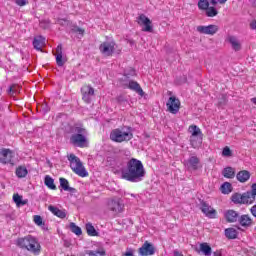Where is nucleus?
Returning <instances> with one entry per match:
<instances>
[{
  "mask_svg": "<svg viewBox=\"0 0 256 256\" xmlns=\"http://www.w3.org/2000/svg\"><path fill=\"white\" fill-rule=\"evenodd\" d=\"M127 89H130V91H134V93H137L140 95V97H145V92L143 91V88H141V85L138 84L137 81L129 80L123 84Z\"/></svg>",
  "mask_w": 256,
  "mask_h": 256,
  "instance_id": "9b49d317",
  "label": "nucleus"
},
{
  "mask_svg": "<svg viewBox=\"0 0 256 256\" xmlns=\"http://www.w3.org/2000/svg\"><path fill=\"white\" fill-rule=\"evenodd\" d=\"M238 223L241 225V227H245L247 229L248 227H251L253 225V219H251V216L249 214H243L238 217Z\"/></svg>",
  "mask_w": 256,
  "mask_h": 256,
  "instance_id": "dca6fc26",
  "label": "nucleus"
},
{
  "mask_svg": "<svg viewBox=\"0 0 256 256\" xmlns=\"http://www.w3.org/2000/svg\"><path fill=\"white\" fill-rule=\"evenodd\" d=\"M110 139L111 141H114L115 143H123L127 141H131L133 139V133L123 131L120 128H116L111 131L110 133Z\"/></svg>",
  "mask_w": 256,
  "mask_h": 256,
  "instance_id": "39448f33",
  "label": "nucleus"
},
{
  "mask_svg": "<svg viewBox=\"0 0 256 256\" xmlns=\"http://www.w3.org/2000/svg\"><path fill=\"white\" fill-rule=\"evenodd\" d=\"M220 189L224 195H229L233 191V186L229 182H224Z\"/></svg>",
  "mask_w": 256,
  "mask_h": 256,
  "instance_id": "72a5a7b5",
  "label": "nucleus"
},
{
  "mask_svg": "<svg viewBox=\"0 0 256 256\" xmlns=\"http://www.w3.org/2000/svg\"><path fill=\"white\" fill-rule=\"evenodd\" d=\"M189 132L191 133L190 137L203 136V132H201V129L197 125L190 126L189 127Z\"/></svg>",
  "mask_w": 256,
  "mask_h": 256,
  "instance_id": "7c9ffc66",
  "label": "nucleus"
},
{
  "mask_svg": "<svg viewBox=\"0 0 256 256\" xmlns=\"http://www.w3.org/2000/svg\"><path fill=\"white\" fill-rule=\"evenodd\" d=\"M17 247L20 249H26L30 251V253H34V255H39L41 253V244L37 241V239L31 235L25 236L24 238H18L16 240Z\"/></svg>",
  "mask_w": 256,
  "mask_h": 256,
  "instance_id": "f03ea898",
  "label": "nucleus"
},
{
  "mask_svg": "<svg viewBox=\"0 0 256 256\" xmlns=\"http://www.w3.org/2000/svg\"><path fill=\"white\" fill-rule=\"evenodd\" d=\"M44 184L46 185V187H48V189H52V191H55L57 189V186L55 185V180L49 175L45 176Z\"/></svg>",
  "mask_w": 256,
  "mask_h": 256,
  "instance_id": "cd10ccee",
  "label": "nucleus"
},
{
  "mask_svg": "<svg viewBox=\"0 0 256 256\" xmlns=\"http://www.w3.org/2000/svg\"><path fill=\"white\" fill-rule=\"evenodd\" d=\"M13 201L16 203L17 207H22L23 205H27L28 201L23 200V196L19 194H14L13 195Z\"/></svg>",
  "mask_w": 256,
  "mask_h": 256,
  "instance_id": "2f4dec72",
  "label": "nucleus"
},
{
  "mask_svg": "<svg viewBox=\"0 0 256 256\" xmlns=\"http://www.w3.org/2000/svg\"><path fill=\"white\" fill-rule=\"evenodd\" d=\"M72 33H78V35H85V30L83 28H79V26L73 25L71 27Z\"/></svg>",
  "mask_w": 256,
  "mask_h": 256,
  "instance_id": "37998d69",
  "label": "nucleus"
},
{
  "mask_svg": "<svg viewBox=\"0 0 256 256\" xmlns=\"http://www.w3.org/2000/svg\"><path fill=\"white\" fill-rule=\"evenodd\" d=\"M250 27H251V29H256V20H253V21L250 23Z\"/></svg>",
  "mask_w": 256,
  "mask_h": 256,
  "instance_id": "864d4df0",
  "label": "nucleus"
},
{
  "mask_svg": "<svg viewBox=\"0 0 256 256\" xmlns=\"http://www.w3.org/2000/svg\"><path fill=\"white\" fill-rule=\"evenodd\" d=\"M0 163H11V151L8 149L0 150Z\"/></svg>",
  "mask_w": 256,
  "mask_h": 256,
  "instance_id": "5701e85b",
  "label": "nucleus"
},
{
  "mask_svg": "<svg viewBox=\"0 0 256 256\" xmlns=\"http://www.w3.org/2000/svg\"><path fill=\"white\" fill-rule=\"evenodd\" d=\"M74 133L75 134L70 137V143L76 145V147H85V144L87 143V137H85V135H87V130L81 126H76L74 128Z\"/></svg>",
  "mask_w": 256,
  "mask_h": 256,
  "instance_id": "20e7f679",
  "label": "nucleus"
},
{
  "mask_svg": "<svg viewBox=\"0 0 256 256\" xmlns=\"http://www.w3.org/2000/svg\"><path fill=\"white\" fill-rule=\"evenodd\" d=\"M225 235L227 239H237L239 232L235 228H226Z\"/></svg>",
  "mask_w": 256,
  "mask_h": 256,
  "instance_id": "c756f323",
  "label": "nucleus"
},
{
  "mask_svg": "<svg viewBox=\"0 0 256 256\" xmlns=\"http://www.w3.org/2000/svg\"><path fill=\"white\" fill-rule=\"evenodd\" d=\"M34 223L39 227H41V225H45V223H43V218L40 215L34 216Z\"/></svg>",
  "mask_w": 256,
  "mask_h": 256,
  "instance_id": "de8ad7c7",
  "label": "nucleus"
},
{
  "mask_svg": "<svg viewBox=\"0 0 256 256\" xmlns=\"http://www.w3.org/2000/svg\"><path fill=\"white\" fill-rule=\"evenodd\" d=\"M16 4H18L19 7H25V5H27V0H16Z\"/></svg>",
  "mask_w": 256,
  "mask_h": 256,
  "instance_id": "3c124183",
  "label": "nucleus"
},
{
  "mask_svg": "<svg viewBox=\"0 0 256 256\" xmlns=\"http://www.w3.org/2000/svg\"><path fill=\"white\" fill-rule=\"evenodd\" d=\"M219 15V11L213 6L208 7L206 10V17H217Z\"/></svg>",
  "mask_w": 256,
  "mask_h": 256,
  "instance_id": "58836bf2",
  "label": "nucleus"
},
{
  "mask_svg": "<svg viewBox=\"0 0 256 256\" xmlns=\"http://www.w3.org/2000/svg\"><path fill=\"white\" fill-rule=\"evenodd\" d=\"M200 251H202L205 256H211L212 253L211 246L207 243L200 244Z\"/></svg>",
  "mask_w": 256,
  "mask_h": 256,
  "instance_id": "e433bc0d",
  "label": "nucleus"
},
{
  "mask_svg": "<svg viewBox=\"0 0 256 256\" xmlns=\"http://www.w3.org/2000/svg\"><path fill=\"white\" fill-rule=\"evenodd\" d=\"M222 155H223V157H231V155H233V152L231 151V148L226 146V147H224V149L222 151Z\"/></svg>",
  "mask_w": 256,
  "mask_h": 256,
  "instance_id": "49530a36",
  "label": "nucleus"
},
{
  "mask_svg": "<svg viewBox=\"0 0 256 256\" xmlns=\"http://www.w3.org/2000/svg\"><path fill=\"white\" fill-rule=\"evenodd\" d=\"M68 161L70 162V167L72 171L78 175V177H89V172L83 166L81 159H79L75 154H70L68 156Z\"/></svg>",
  "mask_w": 256,
  "mask_h": 256,
  "instance_id": "7ed1b4c3",
  "label": "nucleus"
},
{
  "mask_svg": "<svg viewBox=\"0 0 256 256\" xmlns=\"http://www.w3.org/2000/svg\"><path fill=\"white\" fill-rule=\"evenodd\" d=\"M86 233L89 237H99V232L95 229V226L91 222L85 225Z\"/></svg>",
  "mask_w": 256,
  "mask_h": 256,
  "instance_id": "a878e982",
  "label": "nucleus"
},
{
  "mask_svg": "<svg viewBox=\"0 0 256 256\" xmlns=\"http://www.w3.org/2000/svg\"><path fill=\"white\" fill-rule=\"evenodd\" d=\"M202 143L203 136H190V145L193 147V149L201 147Z\"/></svg>",
  "mask_w": 256,
  "mask_h": 256,
  "instance_id": "393cba45",
  "label": "nucleus"
},
{
  "mask_svg": "<svg viewBox=\"0 0 256 256\" xmlns=\"http://www.w3.org/2000/svg\"><path fill=\"white\" fill-rule=\"evenodd\" d=\"M138 253L140 256H151L155 255V246L148 241L144 242L142 247L139 248Z\"/></svg>",
  "mask_w": 256,
  "mask_h": 256,
  "instance_id": "4468645a",
  "label": "nucleus"
},
{
  "mask_svg": "<svg viewBox=\"0 0 256 256\" xmlns=\"http://www.w3.org/2000/svg\"><path fill=\"white\" fill-rule=\"evenodd\" d=\"M222 175L226 179H235V168H233L231 166L224 168Z\"/></svg>",
  "mask_w": 256,
  "mask_h": 256,
  "instance_id": "bb28decb",
  "label": "nucleus"
},
{
  "mask_svg": "<svg viewBox=\"0 0 256 256\" xmlns=\"http://www.w3.org/2000/svg\"><path fill=\"white\" fill-rule=\"evenodd\" d=\"M48 209L53 215L59 217V219H65V217H67V212L65 210H61L53 205L48 206Z\"/></svg>",
  "mask_w": 256,
  "mask_h": 256,
  "instance_id": "412c9836",
  "label": "nucleus"
},
{
  "mask_svg": "<svg viewBox=\"0 0 256 256\" xmlns=\"http://www.w3.org/2000/svg\"><path fill=\"white\" fill-rule=\"evenodd\" d=\"M166 107L169 113L177 115L181 109V101L177 97L171 96L166 103Z\"/></svg>",
  "mask_w": 256,
  "mask_h": 256,
  "instance_id": "423d86ee",
  "label": "nucleus"
},
{
  "mask_svg": "<svg viewBox=\"0 0 256 256\" xmlns=\"http://www.w3.org/2000/svg\"><path fill=\"white\" fill-rule=\"evenodd\" d=\"M185 165L188 169H191L192 171H197V169L201 167V159H199V157L197 156H191L185 162Z\"/></svg>",
  "mask_w": 256,
  "mask_h": 256,
  "instance_id": "2eb2a0df",
  "label": "nucleus"
},
{
  "mask_svg": "<svg viewBox=\"0 0 256 256\" xmlns=\"http://www.w3.org/2000/svg\"><path fill=\"white\" fill-rule=\"evenodd\" d=\"M218 105H219L220 107H223V105H227V95L222 94V95L220 96Z\"/></svg>",
  "mask_w": 256,
  "mask_h": 256,
  "instance_id": "a18cd8bd",
  "label": "nucleus"
},
{
  "mask_svg": "<svg viewBox=\"0 0 256 256\" xmlns=\"http://www.w3.org/2000/svg\"><path fill=\"white\" fill-rule=\"evenodd\" d=\"M224 217L227 223H237L239 221V214L235 210L226 211Z\"/></svg>",
  "mask_w": 256,
  "mask_h": 256,
  "instance_id": "f3484780",
  "label": "nucleus"
},
{
  "mask_svg": "<svg viewBox=\"0 0 256 256\" xmlns=\"http://www.w3.org/2000/svg\"><path fill=\"white\" fill-rule=\"evenodd\" d=\"M45 46V37L43 36H37L33 40V47L36 49V51H41L43 47Z\"/></svg>",
  "mask_w": 256,
  "mask_h": 256,
  "instance_id": "4be33fe9",
  "label": "nucleus"
},
{
  "mask_svg": "<svg viewBox=\"0 0 256 256\" xmlns=\"http://www.w3.org/2000/svg\"><path fill=\"white\" fill-rule=\"evenodd\" d=\"M174 256H183L179 251H174Z\"/></svg>",
  "mask_w": 256,
  "mask_h": 256,
  "instance_id": "6e6d98bb",
  "label": "nucleus"
},
{
  "mask_svg": "<svg viewBox=\"0 0 256 256\" xmlns=\"http://www.w3.org/2000/svg\"><path fill=\"white\" fill-rule=\"evenodd\" d=\"M246 194L248 195V199H250V203H255L256 197V183L252 184L251 190L247 191Z\"/></svg>",
  "mask_w": 256,
  "mask_h": 256,
  "instance_id": "f704fd0d",
  "label": "nucleus"
},
{
  "mask_svg": "<svg viewBox=\"0 0 256 256\" xmlns=\"http://www.w3.org/2000/svg\"><path fill=\"white\" fill-rule=\"evenodd\" d=\"M56 63L58 67H63L65 65V60H63V45H58L56 48Z\"/></svg>",
  "mask_w": 256,
  "mask_h": 256,
  "instance_id": "aec40b11",
  "label": "nucleus"
},
{
  "mask_svg": "<svg viewBox=\"0 0 256 256\" xmlns=\"http://www.w3.org/2000/svg\"><path fill=\"white\" fill-rule=\"evenodd\" d=\"M208 7H209V0H199L198 1V8L201 11H206Z\"/></svg>",
  "mask_w": 256,
  "mask_h": 256,
  "instance_id": "79ce46f5",
  "label": "nucleus"
},
{
  "mask_svg": "<svg viewBox=\"0 0 256 256\" xmlns=\"http://www.w3.org/2000/svg\"><path fill=\"white\" fill-rule=\"evenodd\" d=\"M27 168L25 166H19L17 169H16V176L19 178V179H23V177H27Z\"/></svg>",
  "mask_w": 256,
  "mask_h": 256,
  "instance_id": "c9c22d12",
  "label": "nucleus"
},
{
  "mask_svg": "<svg viewBox=\"0 0 256 256\" xmlns=\"http://www.w3.org/2000/svg\"><path fill=\"white\" fill-rule=\"evenodd\" d=\"M200 210L209 219H216L217 218V210L213 209V207H211V205H209L204 200L200 201Z\"/></svg>",
  "mask_w": 256,
  "mask_h": 256,
  "instance_id": "1a4fd4ad",
  "label": "nucleus"
},
{
  "mask_svg": "<svg viewBox=\"0 0 256 256\" xmlns=\"http://www.w3.org/2000/svg\"><path fill=\"white\" fill-rule=\"evenodd\" d=\"M135 75H137V72H135V69L133 68L124 70V81L125 79H129V77H135Z\"/></svg>",
  "mask_w": 256,
  "mask_h": 256,
  "instance_id": "a19ab883",
  "label": "nucleus"
},
{
  "mask_svg": "<svg viewBox=\"0 0 256 256\" xmlns=\"http://www.w3.org/2000/svg\"><path fill=\"white\" fill-rule=\"evenodd\" d=\"M231 199H232V202L235 203V205H251L252 204L247 192H244L243 194L235 193L232 195Z\"/></svg>",
  "mask_w": 256,
  "mask_h": 256,
  "instance_id": "9d476101",
  "label": "nucleus"
},
{
  "mask_svg": "<svg viewBox=\"0 0 256 256\" xmlns=\"http://www.w3.org/2000/svg\"><path fill=\"white\" fill-rule=\"evenodd\" d=\"M60 187L63 191H68L69 193H77V189L69 186V180L65 178H60Z\"/></svg>",
  "mask_w": 256,
  "mask_h": 256,
  "instance_id": "b1692460",
  "label": "nucleus"
},
{
  "mask_svg": "<svg viewBox=\"0 0 256 256\" xmlns=\"http://www.w3.org/2000/svg\"><path fill=\"white\" fill-rule=\"evenodd\" d=\"M43 111L44 113H47V111H49V108H47V106H43Z\"/></svg>",
  "mask_w": 256,
  "mask_h": 256,
  "instance_id": "4d7b16f0",
  "label": "nucleus"
},
{
  "mask_svg": "<svg viewBox=\"0 0 256 256\" xmlns=\"http://www.w3.org/2000/svg\"><path fill=\"white\" fill-rule=\"evenodd\" d=\"M137 23L138 25H143L142 31L145 33H153V22H151V19L149 17H146L145 14H140L139 17H137Z\"/></svg>",
  "mask_w": 256,
  "mask_h": 256,
  "instance_id": "6e6552de",
  "label": "nucleus"
},
{
  "mask_svg": "<svg viewBox=\"0 0 256 256\" xmlns=\"http://www.w3.org/2000/svg\"><path fill=\"white\" fill-rule=\"evenodd\" d=\"M147 171L143 162L136 158H131L127 161L125 168L121 170V178L130 183H141L145 179Z\"/></svg>",
  "mask_w": 256,
  "mask_h": 256,
  "instance_id": "f257e3e1",
  "label": "nucleus"
},
{
  "mask_svg": "<svg viewBox=\"0 0 256 256\" xmlns=\"http://www.w3.org/2000/svg\"><path fill=\"white\" fill-rule=\"evenodd\" d=\"M70 231H72V233H74L75 235H78V236L83 234L81 227L77 226V224H75V222L70 223Z\"/></svg>",
  "mask_w": 256,
  "mask_h": 256,
  "instance_id": "4c0bfd02",
  "label": "nucleus"
},
{
  "mask_svg": "<svg viewBox=\"0 0 256 256\" xmlns=\"http://www.w3.org/2000/svg\"><path fill=\"white\" fill-rule=\"evenodd\" d=\"M108 207L110 211H113L114 213H121V211H123V203L119 200H111L108 203Z\"/></svg>",
  "mask_w": 256,
  "mask_h": 256,
  "instance_id": "a211bd4d",
  "label": "nucleus"
},
{
  "mask_svg": "<svg viewBox=\"0 0 256 256\" xmlns=\"http://www.w3.org/2000/svg\"><path fill=\"white\" fill-rule=\"evenodd\" d=\"M20 91H21V87L17 84H13V85L9 86L7 93L11 97H14L15 95H17V93H20Z\"/></svg>",
  "mask_w": 256,
  "mask_h": 256,
  "instance_id": "473e14b6",
  "label": "nucleus"
},
{
  "mask_svg": "<svg viewBox=\"0 0 256 256\" xmlns=\"http://www.w3.org/2000/svg\"><path fill=\"white\" fill-rule=\"evenodd\" d=\"M196 31L202 35H215L219 31V26L210 24L208 26H197Z\"/></svg>",
  "mask_w": 256,
  "mask_h": 256,
  "instance_id": "f8f14e48",
  "label": "nucleus"
},
{
  "mask_svg": "<svg viewBox=\"0 0 256 256\" xmlns=\"http://www.w3.org/2000/svg\"><path fill=\"white\" fill-rule=\"evenodd\" d=\"M236 179L239 183H247L248 179H251V172L247 170H241L236 174Z\"/></svg>",
  "mask_w": 256,
  "mask_h": 256,
  "instance_id": "6ab92c4d",
  "label": "nucleus"
},
{
  "mask_svg": "<svg viewBox=\"0 0 256 256\" xmlns=\"http://www.w3.org/2000/svg\"><path fill=\"white\" fill-rule=\"evenodd\" d=\"M82 99L85 103H91V98L95 95V89L91 85H85L81 88Z\"/></svg>",
  "mask_w": 256,
  "mask_h": 256,
  "instance_id": "ddd939ff",
  "label": "nucleus"
},
{
  "mask_svg": "<svg viewBox=\"0 0 256 256\" xmlns=\"http://www.w3.org/2000/svg\"><path fill=\"white\" fill-rule=\"evenodd\" d=\"M58 25H61L62 27H69L71 25V21L63 18H58L57 19Z\"/></svg>",
  "mask_w": 256,
  "mask_h": 256,
  "instance_id": "c03bdc74",
  "label": "nucleus"
},
{
  "mask_svg": "<svg viewBox=\"0 0 256 256\" xmlns=\"http://www.w3.org/2000/svg\"><path fill=\"white\" fill-rule=\"evenodd\" d=\"M228 41L232 45V49H234V51H241V44L235 36H229Z\"/></svg>",
  "mask_w": 256,
  "mask_h": 256,
  "instance_id": "c85d7f7f",
  "label": "nucleus"
},
{
  "mask_svg": "<svg viewBox=\"0 0 256 256\" xmlns=\"http://www.w3.org/2000/svg\"><path fill=\"white\" fill-rule=\"evenodd\" d=\"M251 101L254 103V105H256V98H252Z\"/></svg>",
  "mask_w": 256,
  "mask_h": 256,
  "instance_id": "13d9d810",
  "label": "nucleus"
},
{
  "mask_svg": "<svg viewBox=\"0 0 256 256\" xmlns=\"http://www.w3.org/2000/svg\"><path fill=\"white\" fill-rule=\"evenodd\" d=\"M250 213L256 219V204L250 208Z\"/></svg>",
  "mask_w": 256,
  "mask_h": 256,
  "instance_id": "603ef678",
  "label": "nucleus"
},
{
  "mask_svg": "<svg viewBox=\"0 0 256 256\" xmlns=\"http://www.w3.org/2000/svg\"><path fill=\"white\" fill-rule=\"evenodd\" d=\"M115 47H117V44L115 41H105L102 44H100L99 49L102 55H105L106 57H111L113 53H115Z\"/></svg>",
  "mask_w": 256,
  "mask_h": 256,
  "instance_id": "0eeeda50",
  "label": "nucleus"
},
{
  "mask_svg": "<svg viewBox=\"0 0 256 256\" xmlns=\"http://www.w3.org/2000/svg\"><path fill=\"white\" fill-rule=\"evenodd\" d=\"M211 5H217V3H220V5H225L227 3V0H210Z\"/></svg>",
  "mask_w": 256,
  "mask_h": 256,
  "instance_id": "09e8293b",
  "label": "nucleus"
},
{
  "mask_svg": "<svg viewBox=\"0 0 256 256\" xmlns=\"http://www.w3.org/2000/svg\"><path fill=\"white\" fill-rule=\"evenodd\" d=\"M116 101H117L118 103H127V98H125V96H123V95H120V96H118V97L116 98Z\"/></svg>",
  "mask_w": 256,
  "mask_h": 256,
  "instance_id": "8fccbe9b",
  "label": "nucleus"
},
{
  "mask_svg": "<svg viewBox=\"0 0 256 256\" xmlns=\"http://www.w3.org/2000/svg\"><path fill=\"white\" fill-rule=\"evenodd\" d=\"M214 256H223L220 251H216L213 253Z\"/></svg>",
  "mask_w": 256,
  "mask_h": 256,
  "instance_id": "5fc2aeb1",
  "label": "nucleus"
},
{
  "mask_svg": "<svg viewBox=\"0 0 256 256\" xmlns=\"http://www.w3.org/2000/svg\"><path fill=\"white\" fill-rule=\"evenodd\" d=\"M86 255H89V256H105V250H87Z\"/></svg>",
  "mask_w": 256,
  "mask_h": 256,
  "instance_id": "ea45409f",
  "label": "nucleus"
}]
</instances>
